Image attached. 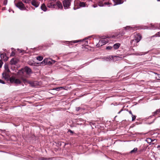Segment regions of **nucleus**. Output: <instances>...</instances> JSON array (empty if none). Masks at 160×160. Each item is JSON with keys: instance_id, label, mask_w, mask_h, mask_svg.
Returning a JSON list of instances; mask_svg holds the SVG:
<instances>
[{"instance_id": "7c9ffc66", "label": "nucleus", "mask_w": 160, "mask_h": 160, "mask_svg": "<svg viewBox=\"0 0 160 160\" xmlns=\"http://www.w3.org/2000/svg\"><path fill=\"white\" fill-rule=\"evenodd\" d=\"M41 160H52V158H42L41 159Z\"/></svg>"}, {"instance_id": "6e6d98bb", "label": "nucleus", "mask_w": 160, "mask_h": 160, "mask_svg": "<svg viewBox=\"0 0 160 160\" xmlns=\"http://www.w3.org/2000/svg\"><path fill=\"white\" fill-rule=\"evenodd\" d=\"M124 34V33H121V34H122V35H123V34Z\"/></svg>"}, {"instance_id": "c9c22d12", "label": "nucleus", "mask_w": 160, "mask_h": 160, "mask_svg": "<svg viewBox=\"0 0 160 160\" xmlns=\"http://www.w3.org/2000/svg\"><path fill=\"white\" fill-rule=\"evenodd\" d=\"M81 109V108L80 107H78L76 108V110L77 111H78Z\"/></svg>"}, {"instance_id": "4be33fe9", "label": "nucleus", "mask_w": 160, "mask_h": 160, "mask_svg": "<svg viewBox=\"0 0 160 160\" xmlns=\"http://www.w3.org/2000/svg\"><path fill=\"white\" fill-rule=\"evenodd\" d=\"M160 113V109L156 110L155 112L152 113V116H155Z\"/></svg>"}, {"instance_id": "4d7b16f0", "label": "nucleus", "mask_w": 160, "mask_h": 160, "mask_svg": "<svg viewBox=\"0 0 160 160\" xmlns=\"http://www.w3.org/2000/svg\"><path fill=\"white\" fill-rule=\"evenodd\" d=\"M157 1H160V0H157Z\"/></svg>"}, {"instance_id": "603ef678", "label": "nucleus", "mask_w": 160, "mask_h": 160, "mask_svg": "<svg viewBox=\"0 0 160 160\" xmlns=\"http://www.w3.org/2000/svg\"><path fill=\"white\" fill-rule=\"evenodd\" d=\"M159 147H160V145H158V147H157V148H159Z\"/></svg>"}, {"instance_id": "a18cd8bd", "label": "nucleus", "mask_w": 160, "mask_h": 160, "mask_svg": "<svg viewBox=\"0 0 160 160\" xmlns=\"http://www.w3.org/2000/svg\"><path fill=\"white\" fill-rule=\"evenodd\" d=\"M64 88L63 87H59V89L60 90L61 89H64Z\"/></svg>"}, {"instance_id": "cd10ccee", "label": "nucleus", "mask_w": 160, "mask_h": 160, "mask_svg": "<svg viewBox=\"0 0 160 160\" xmlns=\"http://www.w3.org/2000/svg\"><path fill=\"white\" fill-rule=\"evenodd\" d=\"M137 150V148H134L132 150H131L130 151L131 153H135L136 152Z\"/></svg>"}, {"instance_id": "f257e3e1", "label": "nucleus", "mask_w": 160, "mask_h": 160, "mask_svg": "<svg viewBox=\"0 0 160 160\" xmlns=\"http://www.w3.org/2000/svg\"><path fill=\"white\" fill-rule=\"evenodd\" d=\"M141 39V37L139 33L137 34L134 35V38L132 39L130 43L132 47L136 46L137 45V43Z\"/></svg>"}, {"instance_id": "2f4dec72", "label": "nucleus", "mask_w": 160, "mask_h": 160, "mask_svg": "<svg viewBox=\"0 0 160 160\" xmlns=\"http://www.w3.org/2000/svg\"><path fill=\"white\" fill-rule=\"evenodd\" d=\"M132 121H134V120H135V119L136 118V116L134 115H132Z\"/></svg>"}, {"instance_id": "7ed1b4c3", "label": "nucleus", "mask_w": 160, "mask_h": 160, "mask_svg": "<svg viewBox=\"0 0 160 160\" xmlns=\"http://www.w3.org/2000/svg\"><path fill=\"white\" fill-rule=\"evenodd\" d=\"M24 72H26L28 74H30L31 73L32 70L28 67H25L24 69L19 70L18 72V73L19 74L22 75L23 74Z\"/></svg>"}, {"instance_id": "bb28decb", "label": "nucleus", "mask_w": 160, "mask_h": 160, "mask_svg": "<svg viewBox=\"0 0 160 160\" xmlns=\"http://www.w3.org/2000/svg\"><path fill=\"white\" fill-rule=\"evenodd\" d=\"M17 50L20 53H25L26 52V51H25L21 49L18 48Z\"/></svg>"}, {"instance_id": "c756f323", "label": "nucleus", "mask_w": 160, "mask_h": 160, "mask_svg": "<svg viewBox=\"0 0 160 160\" xmlns=\"http://www.w3.org/2000/svg\"><path fill=\"white\" fill-rule=\"evenodd\" d=\"M158 36H160V33L159 32H158L156 34H155L154 35H153L152 36V37H157Z\"/></svg>"}, {"instance_id": "1a4fd4ad", "label": "nucleus", "mask_w": 160, "mask_h": 160, "mask_svg": "<svg viewBox=\"0 0 160 160\" xmlns=\"http://www.w3.org/2000/svg\"><path fill=\"white\" fill-rule=\"evenodd\" d=\"M49 58H46L41 62L42 64L46 65L47 64H51V62L49 60Z\"/></svg>"}, {"instance_id": "b1692460", "label": "nucleus", "mask_w": 160, "mask_h": 160, "mask_svg": "<svg viewBox=\"0 0 160 160\" xmlns=\"http://www.w3.org/2000/svg\"><path fill=\"white\" fill-rule=\"evenodd\" d=\"M112 4L111 3H109L108 2H105L104 3V4L103 5H99V6L100 7H103L105 5H107L109 7H110L111 5Z\"/></svg>"}, {"instance_id": "72a5a7b5", "label": "nucleus", "mask_w": 160, "mask_h": 160, "mask_svg": "<svg viewBox=\"0 0 160 160\" xmlns=\"http://www.w3.org/2000/svg\"><path fill=\"white\" fill-rule=\"evenodd\" d=\"M52 90H55L57 91H59L60 90V89L59 88V87H58L53 88L52 89Z\"/></svg>"}, {"instance_id": "f8f14e48", "label": "nucleus", "mask_w": 160, "mask_h": 160, "mask_svg": "<svg viewBox=\"0 0 160 160\" xmlns=\"http://www.w3.org/2000/svg\"><path fill=\"white\" fill-rule=\"evenodd\" d=\"M134 27L130 26H127L124 28V29L127 31H132L133 30Z\"/></svg>"}, {"instance_id": "de8ad7c7", "label": "nucleus", "mask_w": 160, "mask_h": 160, "mask_svg": "<svg viewBox=\"0 0 160 160\" xmlns=\"http://www.w3.org/2000/svg\"><path fill=\"white\" fill-rule=\"evenodd\" d=\"M116 58H117V60H119V59H119V58H120V57H116Z\"/></svg>"}, {"instance_id": "49530a36", "label": "nucleus", "mask_w": 160, "mask_h": 160, "mask_svg": "<svg viewBox=\"0 0 160 160\" xmlns=\"http://www.w3.org/2000/svg\"><path fill=\"white\" fill-rule=\"evenodd\" d=\"M135 55H142V54H138V53H136V54H135Z\"/></svg>"}, {"instance_id": "9b49d317", "label": "nucleus", "mask_w": 160, "mask_h": 160, "mask_svg": "<svg viewBox=\"0 0 160 160\" xmlns=\"http://www.w3.org/2000/svg\"><path fill=\"white\" fill-rule=\"evenodd\" d=\"M113 2H114V6L117 5L121 4L123 3V1L121 0H113Z\"/></svg>"}, {"instance_id": "a19ab883", "label": "nucleus", "mask_w": 160, "mask_h": 160, "mask_svg": "<svg viewBox=\"0 0 160 160\" xmlns=\"http://www.w3.org/2000/svg\"><path fill=\"white\" fill-rule=\"evenodd\" d=\"M68 132H70L71 133H73V132L71 130L69 129L68 131Z\"/></svg>"}, {"instance_id": "ddd939ff", "label": "nucleus", "mask_w": 160, "mask_h": 160, "mask_svg": "<svg viewBox=\"0 0 160 160\" xmlns=\"http://www.w3.org/2000/svg\"><path fill=\"white\" fill-rule=\"evenodd\" d=\"M82 41V40H75V41H70V42H68V41H65V42H66L67 43H68V44H70L71 45H72V43H77V42H81V41Z\"/></svg>"}, {"instance_id": "58836bf2", "label": "nucleus", "mask_w": 160, "mask_h": 160, "mask_svg": "<svg viewBox=\"0 0 160 160\" xmlns=\"http://www.w3.org/2000/svg\"><path fill=\"white\" fill-rule=\"evenodd\" d=\"M15 54V53L14 52L12 51L11 53V56H14Z\"/></svg>"}, {"instance_id": "393cba45", "label": "nucleus", "mask_w": 160, "mask_h": 160, "mask_svg": "<svg viewBox=\"0 0 160 160\" xmlns=\"http://www.w3.org/2000/svg\"><path fill=\"white\" fill-rule=\"evenodd\" d=\"M43 57L41 56H38L37 57V59L39 61H41L43 59Z\"/></svg>"}, {"instance_id": "79ce46f5", "label": "nucleus", "mask_w": 160, "mask_h": 160, "mask_svg": "<svg viewBox=\"0 0 160 160\" xmlns=\"http://www.w3.org/2000/svg\"><path fill=\"white\" fill-rule=\"evenodd\" d=\"M128 112L132 116V115H133V114H132V111H128Z\"/></svg>"}, {"instance_id": "8fccbe9b", "label": "nucleus", "mask_w": 160, "mask_h": 160, "mask_svg": "<svg viewBox=\"0 0 160 160\" xmlns=\"http://www.w3.org/2000/svg\"><path fill=\"white\" fill-rule=\"evenodd\" d=\"M122 111V110H121V111H120V112H119L118 113L119 114Z\"/></svg>"}, {"instance_id": "0eeeda50", "label": "nucleus", "mask_w": 160, "mask_h": 160, "mask_svg": "<svg viewBox=\"0 0 160 160\" xmlns=\"http://www.w3.org/2000/svg\"><path fill=\"white\" fill-rule=\"evenodd\" d=\"M108 43V41L105 40H100L99 41L98 43L97 44V47H99L100 46H102Z\"/></svg>"}, {"instance_id": "c85d7f7f", "label": "nucleus", "mask_w": 160, "mask_h": 160, "mask_svg": "<svg viewBox=\"0 0 160 160\" xmlns=\"http://www.w3.org/2000/svg\"><path fill=\"white\" fill-rule=\"evenodd\" d=\"M24 2L26 3H29L30 2L31 0H22Z\"/></svg>"}, {"instance_id": "f03ea898", "label": "nucleus", "mask_w": 160, "mask_h": 160, "mask_svg": "<svg viewBox=\"0 0 160 160\" xmlns=\"http://www.w3.org/2000/svg\"><path fill=\"white\" fill-rule=\"evenodd\" d=\"M9 81L11 83L17 85L21 84L22 83V81L20 79L17 78L14 76H12L10 77Z\"/></svg>"}, {"instance_id": "4c0bfd02", "label": "nucleus", "mask_w": 160, "mask_h": 160, "mask_svg": "<svg viewBox=\"0 0 160 160\" xmlns=\"http://www.w3.org/2000/svg\"><path fill=\"white\" fill-rule=\"evenodd\" d=\"M92 37V36H88V37H87V38H85L84 39H83V41H84V40H86V39H87L88 38H91V37Z\"/></svg>"}, {"instance_id": "a878e982", "label": "nucleus", "mask_w": 160, "mask_h": 160, "mask_svg": "<svg viewBox=\"0 0 160 160\" xmlns=\"http://www.w3.org/2000/svg\"><path fill=\"white\" fill-rule=\"evenodd\" d=\"M28 83L30 84L32 87H34L35 83L33 82L28 81Z\"/></svg>"}, {"instance_id": "a211bd4d", "label": "nucleus", "mask_w": 160, "mask_h": 160, "mask_svg": "<svg viewBox=\"0 0 160 160\" xmlns=\"http://www.w3.org/2000/svg\"><path fill=\"white\" fill-rule=\"evenodd\" d=\"M79 6L80 7H86L87 4L85 2H80L79 3Z\"/></svg>"}, {"instance_id": "3c124183", "label": "nucleus", "mask_w": 160, "mask_h": 160, "mask_svg": "<svg viewBox=\"0 0 160 160\" xmlns=\"http://www.w3.org/2000/svg\"><path fill=\"white\" fill-rule=\"evenodd\" d=\"M88 42L87 41H86L85 44H88Z\"/></svg>"}, {"instance_id": "dca6fc26", "label": "nucleus", "mask_w": 160, "mask_h": 160, "mask_svg": "<svg viewBox=\"0 0 160 160\" xmlns=\"http://www.w3.org/2000/svg\"><path fill=\"white\" fill-rule=\"evenodd\" d=\"M20 78L21 80L22 81L24 84H28V81L27 79L23 77H21Z\"/></svg>"}, {"instance_id": "6e6552de", "label": "nucleus", "mask_w": 160, "mask_h": 160, "mask_svg": "<svg viewBox=\"0 0 160 160\" xmlns=\"http://www.w3.org/2000/svg\"><path fill=\"white\" fill-rule=\"evenodd\" d=\"M31 2L32 5L35 8L38 7L40 4L39 2L37 0H32Z\"/></svg>"}, {"instance_id": "864d4df0", "label": "nucleus", "mask_w": 160, "mask_h": 160, "mask_svg": "<svg viewBox=\"0 0 160 160\" xmlns=\"http://www.w3.org/2000/svg\"><path fill=\"white\" fill-rule=\"evenodd\" d=\"M77 8H75L74 7L73 9L74 10H76Z\"/></svg>"}, {"instance_id": "f3484780", "label": "nucleus", "mask_w": 160, "mask_h": 160, "mask_svg": "<svg viewBox=\"0 0 160 160\" xmlns=\"http://www.w3.org/2000/svg\"><path fill=\"white\" fill-rule=\"evenodd\" d=\"M41 8L42 10L44 12L47 10V8L44 4H42L41 7Z\"/></svg>"}, {"instance_id": "ea45409f", "label": "nucleus", "mask_w": 160, "mask_h": 160, "mask_svg": "<svg viewBox=\"0 0 160 160\" xmlns=\"http://www.w3.org/2000/svg\"><path fill=\"white\" fill-rule=\"evenodd\" d=\"M56 0H49V2H52L53 3L54 2L56 1Z\"/></svg>"}, {"instance_id": "6ab92c4d", "label": "nucleus", "mask_w": 160, "mask_h": 160, "mask_svg": "<svg viewBox=\"0 0 160 160\" xmlns=\"http://www.w3.org/2000/svg\"><path fill=\"white\" fill-rule=\"evenodd\" d=\"M120 44L119 43H116L113 45V48L115 49H118L120 46Z\"/></svg>"}, {"instance_id": "39448f33", "label": "nucleus", "mask_w": 160, "mask_h": 160, "mask_svg": "<svg viewBox=\"0 0 160 160\" xmlns=\"http://www.w3.org/2000/svg\"><path fill=\"white\" fill-rule=\"evenodd\" d=\"M16 6L22 10L26 9V8L24 4L21 2H19L16 4H15Z\"/></svg>"}, {"instance_id": "09e8293b", "label": "nucleus", "mask_w": 160, "mask_h": 160, "mask_svg": "<svg viewBox=\"0 0 160 160\" xmlns=\"http://www.w3.org/2000/svg\"><path fill=\"white\" fill-rule=\"evenodd\" d=\"M5 8H2V10H5Z\"/></svg>"}, {"instance_id": "473e14b6", "label": "nucleus", "mask_w": 160, "mask_h": 160, "mask_svg": "<svg viewBox=\"0 0 160 160\" xmlns=\"http://www.w3.org/2000/svg\"><path fill=\"white\" fill-rule=\"evenodd\" d=\"M8 3V0H4L3 2V4L4 5H7Z\"/></svg>"}, {"instance_id": "c03bdc74", "label": "nucleus", "mask_w": 160, "mask_h": 160, "mask_svg": "<svg viewBox=\"0 0 160 160\" xmlns=\"http://www.w3.org/2000/svg\"><path fill=\"white\" fill-rule=\"evenodd\" d=\"M92 6L94 8H96L98 6L97 5H93Z\"/></svg>"}, {"instance_id": "4468645a", "label": "nucleus", "mask_w": 160, "mask_h": 160, "mask_svg": "<svg viewBox=\"0 0 160 160\" xmlns=\"http://www.w3.org/2000/svg\"><path fill=\"white\" fill-rule=\"evenodd\" d=\"M0 57L2 59H3L4 60H7L8 59V58L6 56V54H0Z\"/></svg>"}, {"instance_id": "412c9836", "label": "nucleus", "mask_w": 160, "mask_h": 160, "mask_svg": "<svg viewBox=\"0 0 160 160\" xmlns=\"http://www.w3.org/2000/svg\"><path fill=\"white\" fill-rule=\"evenodd\" d=\"M16 63V61L14 58L12 59L10 61V63L11 65H15Z\"/></svg>"}, {"instance_id": "423d86ee", "label": "nucleus", "mask_w": 160, "mask_h": 160, "mask_svg": "<svg viewBox=\"0 0 160 160\" xmlns=\"http://www.w3.org/2000/svg\"><path fill=\"white\" fill-rule=\"evenodd\" d=\"M2 75V78L6 81H8L9 79L10 78L9 72H3Z\"/></svg>"}, {"instance_id": "37998d69", "label": "nucleus", "mask_w": 160, "mask_h": 160, "mask_svg": "<svg viewBox=\"0 0 160 160\" xmlns=\"http://www.w3.org/2000/svg\"><path fill=\"white\" fill-rule=\"evenodd\" d=\"M52 62H51V64L54 63L56 61L54 60H52Z\"/></svg>"}, {"instance_id": "9d476101", "label": "nucleus", "mask_w": 160, "mask_h": 160, "mask_svg": "<svg viewBox=\"0 0 160 160\" xmlns=\"http://www.w3.org/2000/svg\"><path fill=\"white\" fill-rule=\"evenodd\" d=\"M47 7L50 8H55V6L56 5L54 4L52 2H49L47 4Z\"/></svg>"}, {"instance_id": "5701e85b", "label": "nucleus", "mask_w": 160, "mask_h": 160, "mask_svg": "<svg viewBox=\"0 0 160 160\" xmlns=\"http://www.w3.org/2000/svg\"><path fill=\"white\" fill-rule=\"evenodd\" d=\"M151 25L152 26V28L151 29H160V25H159V27H158V26H156L154 25H152V24H151Z\"/></svg>"}, {"instance_id": "5fc2aeb1", "label": "nucleus", "mask_w": 160, "mask_h": 160, "mask_svg": "<svg viewBox=\"0 0 160 160\" xmlns=\"http://www.w3.org/2000/svg\"><path fill=\"white\" fill-rule=\"evenodd\" d=\"M28 63H29V64H30V65H32V64L30 63V62H29Z\"/></svg>"}, {"instance_id": "20e7f679", "label": "nucleus", "mask_w": 160, "mask_h": 160, "mask_svg": "<svg viewBox=\"0 0 160 160\" xmlns=\"http://www.w3.org/2000/svg\"><path fill=\"white\" fill-rule=\"evenodd\" d=\"M62 2L64 8H68L70 5V0H63Z\"/></svg>"}, {"instance_id": "e433bc0d", "label": "nucleus", "mask_w": 160, "mask_h": 160, "mask_svg": "<svg viewBox=\"0 0 160 160\" xmlns=\"http://www.w3.org/2000/svg\"><path fill=\"white\" fill-rule=\"evenodd\" d=\"M0 83L4 84L5 83L4 81L1 79H0Z\"/></svg>"}, {"instance_id": "aec40b11", "label": "nucleus", "mask_w": 160, "mask_h": 160, "mask_svg": "<svg viewBox=\"0 0 160 160\" xmlns=\"http://www.w3.org/2000/svg\"><path fill=\"white\" fill-rule=\"evenodd\" d=\"M56 5L59 8L62 9L63 8L62 3L59 1L57 2Z\"/></svg>"}, {"instance_id": "2eb2a0df", "label": "nucleus", "mask_w": 160, "mask_h": 160, "mask_svg": "<svg viewBox=\"0 0 160 160\" xmlns=\"http://www.w3.org/2000/svg\"><path fill=\"white\" fill-rule=\"evenodd\" d=\"M4 68L5 70L3 72L9 73L10 71L8 68V65L7 64H5L4 65Z\"/></svg>"}, {"instance_id": "f704fd0d", "label": "nucleus", "mask_w": 160, "mask_h": 160, "mask_svg": "<svg viewBox=\"0 0 160 160\" xmlns=\"http://www.w3.org/2000/svg\"><path fill=\"white\" fill-rule=\"evenodd\" d=\"M112 47L111 46H109L106 47V49L107 50H111L112 48Z\"/></svg>"}]
</instances>
